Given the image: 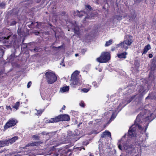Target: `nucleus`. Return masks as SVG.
I'll use <instances>...</instances> for the list:
<instances>
[{
	"label": "nucleus",
	"instance_id": "1",
	"mask_svg": "<svg viewBox=\"0 0 156 156\" xmlns=\"http://www.w3.org/2000/svg\"><path fill=\"white\" fill-rule=\"evenodd\" d=\"M80 72L76 70L72 74L70 80V85L73 87H75L76 85H80L82 83L81 76L79 75Z\"/></svg>",
	"mask_w": 156,
	"mask_h": 156
},
{
	"label": "nucleus",
	"instance_id": "2",
	"mask_svg": "<svg viewBox=\"0 0 156 156\" xmlns=\"http://www.w3.org/2000/svg\"><path fill=\"white\" fill-rule=\"evenodd\" d=\"M138 129H137V134L138 135H140V136L139 137V142H142L144 140V136L143 135L144 133L146 130L148 126L147 123L144 125V124H141L137 125Z\"/></svg>",
	"mask_w": 156,
	"mask_h": 156
},
{
	"label": "nucleus",
	"instance_id": "3",
	"mask_svg": "<svg viewBox=\"0 0 156 156\" xmlns=\"http://www.w3.org/2000/svg\"><path fill=\"white\" fill-rule=\"evenodd\" d=\"M125 40L122 42H121L119 44H118V47L120 46L121 48H124L126 50L128 48V46L130 45L133 42V37L132 36L127 35L125 38Z\"/></svg>",
	"mask_w": 156,
	"mask_h": 156
},
{
	"label": "nucleus",
	"instance_id": "4",
	"mask_svg": "<svg viewBox=\"0 0 156 156\" xmlns=\"http://www.w3.org/2000/svg\"><path fill=\"white\" fill-rule=\"evenodd\" d=\"M124 137L122 138L118 143V147L119 149L122 150V144L123 145V148L125 150H127L129 148H131L134 147V145L131 144L129 145V144L128 141H126L125 143H124Z\"/></svg>",
	"mask_w": 156,
	"mask_h": 156
},
{
	"label": "nucleus",
	"instance_id": "5",
	"mask_svg": "<svg viewBox=\"0 0 156 156\" xmlns=\"http://www.w3.org/2000/svg\"><path fill=\"white\" fill-rule=\"evenodd\" d=\"M45 75L46 77L47 82L49 84H52L57 80V77L54 73L51 71H48L45 73Z\"/></svg>",
	"mask_w": 156,
	"mask_h": 156
},
{
	"label": "nucleus",
	"instance_id": "6",
	"mask_svg": "<svg viewBox=\"0 0 156 156\" xmlns=\"http://www.w3.org/2000/svg\"><path fill=\"white\" fill-rule=\"evenodd\" d=\"M110 55L108 52H103L100 57L97 59L98 62L100 63L106 62L110 59Z\"/></svg>",
	"mask_w": 156,
	"mask_h": 156
},
{
	"label": "nucleus",
	"instance_id": "7",
	"mask_svg": "<svg viewBox=\"0 0 156 156\" xmlns=\"http://www.w3.org/2000/svg\"><path fill=\"white\" fill-rule=\"evenodd\" d=\"M136 118L134 121V124L132 125L130 128L128 132L129 135L131 137L136 136Z\"/></svg>",
	"mask_w": 156,
	"mask_h": 156
},
{
	"label": "nucleus",
	"instance_id": "8",
	"mask_svg": "<svg viewBox=\"0 0 156 156\" xmlns=\"http://www.w3.org/2000/svg\"><path fill=\"white\" fill-rule=\"evenodd\" d=\"M18 139V138L17 136H14L11 139L6 140L4 141H0V147H3L5 146H8L9 144H12L15 141Z\"/></svg>",
	"mask_w": 156,
	"mask_h": 156
},
{
	"label": "nucleus",
	"instance_id": "9",
	"mask_svg": "<svg viewBox=\"0 0 156 156\" xmlns=\"http://www.w3.org/2000/svg\"><path fill=\"white\" fill-rule=\"evenodd\" d=\"M17 121L14 119H9L4 126V128L5 129L15 126L17 123Z\"/></svg>",
	"mask_w": 156,
	"mask_h": 156
},
{
	"label": "nucleus",
	"instance_id": "10",
	"mask_svg": "<svg viewBox=\"0 0 156 156\" xmlns=\"http://www.w3.org/2000/svg\"><path fill=\"white\" fill-rule=\"evenodd\" d=\"M62 121L61 115L56 117L55 118H51L49 119L46 120L45 121L46 123H50L58 122Z\"/></svg>",
	"mask_w": 156,
	"mask_h": 156
},
{
	"label": "nucleus",
	"instance_id": "11",
	"mask_svg": "<svg viewBox=\"0 0 156 156\" xmlns=\"http://www.w3.org/2000/svg\"><path fill=\"white\" fill-rule=\"evenodd\" d=\"M142 112H144V113L142 117L143 119H145V121L149 119V117L151 116L152 115V113L150 112L149 110H148L144 111V112L143 111Z\"/></svg>",
	"mask_w": 156,
	"mask_h": 156
},
{
	"label": "nucleus",
	"instance_id": "12",
	"mask_svg": "<svg viewBox=\"0 0 156 156\" xmlns=\"http://www.w3.org/2000/svg\"><path fill=\"white\" fill-rule=\"evenodd\" d=\"M147 85H145L144 86H140L139 88V92L140 93V96H143L144 94L146 91L147 90Z\"/></svg>",
	"mask_w": 156,
	"mask_h": 156
},
{
	"label": "nucleus",
	"instance_id": "13",
	"mask_svg": "<svg viewBox=\"0 0 156 156\" xmlns=\"http://www.w3.org/2000/svg\"><path fill=\"white\" fill-rule=\"evenodd\" d=\"M74 23L75 24L73 25V27L74 28V32L75 34H79V31L80 30V28L79 27V26H78L75 22Z\"/></svg>",
	"mask_w": 156,
	"mask_h": 156
},
{
	"label": "nucleus",
	"instance_id": "14",
	"mask_svg": "<svg viewBox=\"0 0 156 156\" xmlns=\"http://www.w3.org/2000/svg\"><path fill=\"white\" fill-rule=\"evenodd\" d=\"M62 121H69L70 120L69 116L67 115H61Z\"/></svg>",
	"mask_w": 156,
	"mask_h": 156
},
{
	"label": "nucleus",
	"instance_id": "15",
	"mask_svg": "<svg viewBox=\"0 0 156 156\" xmlns=\"http://www.w3.org/2000/svg\"><path fill=\"white\" fill-rule=\"evenodd\" d=\"M101 137H109L111 138V133L108 131H105V132H103V133L101 135Z\"/></svg>",
	"mask_w": 156,
	"mask_h": 156
},
{
	"label": "nucleus",
	"instance_id": "16",
	"mask_svg": "<svg viewBox=\"0 0 156 156\" xmlns=\"http://www.w3.org/2000/svg\"><path fill=\"white\" fill-rule=\"evenodd\" d=\"M69 89V86H64L61 87L60 89V92L61 93H64L68 91Z\"/></svg>",
	"mask_w": 156,
	"mask_h": 156
},
{
	"label": "nucleus",
	"instance_id": "17",
	"mask_svg": "<svg viewBox=\"0 0 156 156\" xmlns=\"http://www.w3.org/2000/svg\"><path fill=\"white\" fill-rule=\"evenodd\" d=\"M82 12L85 13V12H83L82 11H80V12L79 11H78V10H76L74 12V16H79L80 17L82 16H83V15L82 14H80V13Z\"/></svg>",
	"mask_w": 156,
	"mask_h": 156
},
{
	"label": "nucleus",
	"instance_id": "18",
	"mask_svg": "<svg viewBox=\"0 0 156 156\" xmlns=\"http://www.w3.org/2000/svg\"><path fill=\"white\" fill-rule=\"evenodd\" d=\"M127 54V53L126 52H124L121 54H118V56L119 58H126V55Z\"/></svg>",
	"mask_w": 156,
	"mask_h": 156
},
{
	"label": "nucleus",
	"instance_id": "19",
	"mask_svg": "<svg viewBox=\"0 0 156 156\" xmlns=\"http://www.w3.org/2000/svg\"><path fill=\"white\" fill-rule=\"evenodd\" d=\"M151 48V47L149 44H148L145 46L144 49L143 54L146 53L147 51Z\"/></svg>",
	"mask_w": 156,
	"mask_h": 156
},
{
	"label": "nucleus",
	"instance_id": "20",
	"mask_svg": "<svg viewBox=\"0 0 156 156\" xmlns=\"http://www.w3.org/2000/svg\"><path fill=\"white\" fill-rule=\"evenodd\" d=\"M113 43V41L112 39L108 41H107L105 44V46H108L111 44Z\"/></svg>",
	"mask_w": 156,
	"mask_h": 156
},
{
	"label": "nucleus",
	"instance_id": "21",
	"mask_svg": "<svg viewBox=\"0 0 156 156\" xmlns=\"http://www.w3.org/2000/svg\"><path fill=\"white\" fill-rule=\"evenodd\" d=\"M41 143L38 142H36L32 143H30L28 145V146H37L39 145Z\"/></svg>",
	"mask_w": 156,
	"mask_h": 156
},
{
	"label": "nucleus",
	"instance_id": "22",
	"mask_svg": "<svg viewBox=\"0 0 156 156\" xmlns=\"http://www.w3.org/2000/svg\"><path fill=\"white\" fill-rule=\"evenodd\" d=\"M20 104V103L19 102H17L12 107L15 108L16 110L18 109Z\"/></svg>",
	"mask_w": 156,
	"mask_h": 156
},
{
	"label": "nucleus",
	"instance_id": "23",
	"mask_svg": "<svg viewBox=\"0 0 156 156\" xmlns=\"http://www.w3.org/2000/svg\"><path fill=\"white\" fill-rule=\"evenodd\" d=\"M37 112L35 114L36 115H40L41 114L42 112H43V110H37Z\"/></svg>",
	"mask_w": 156,
	"mask_h": 156
},
{
	"label": "nucleus",
	"instance_id": "24",
	"mask_svg": "<svg viewBox=\"0 0 156 156\" xmlns=\"http://www.w3.org/2000/svg\"><path fill=\"white\" fill-rule=\"evenodd\" d=\"M143 112H140V114L138 115V116L139 118L140 119V120L141 121V122H142V121H141L142 120H143L144 119L142 118V117L143 115Z\"/></svg>",
	"mask_w": 156,
	"mask_h": 156
},
{
	"label": "nucleus",
	"instance_id": "25",
	"mask_svg": "<svg viewBox=\"0 0 156 156\" xmlns=\"http://www.w3.org/2000/svg\"><path fill=\"white\" fill-rule=\"evenodd\" d=\"M90 88V87H89L88 88H83V89H82V90L84 92L87 93V92H88Z\"/></svg>",
	"mask_w": 156,
	"mask_h": 156
},
{
	"label": "nucleus",
	"instance_id": "26",
	"mask_svg": "<svg viewBox=\"0 0 156 156\" xmlns=\"http://www.w3.org/2000/svg\"><path fill=\"white\" fill-rule=\"evenodd\" d=\"M92 84L93 86H94L95 88L97 87L99 85V83H97L95 81H94L92 83Z\"/></svg>",
	"mask_w": 156,
	"mask_h": 156
},
{
	"label": "nucleus",
	"instance_id": "27",
	"mask_svg": "<svg viewBox=\"0 0 156 156\" xmlns=\"http://www.w3.org/2000/svg\"><path fill=\"white\" fill-rule=\"evenodd\" d=\"M32 138L35 140H38L39 139V137L36 135L33 136Z\"/></svg>",
	"mask_w": 156,
	"mask_h": 156
},
{
	"label": "nucleus",
	"instance_id": "28",
	"mask_svg": "<svg viewBox=\"0 0 156 156\" xmlns=\"http://www.w3.org/2000/svg\"><path fill=\"white\" fill-rule=\"evenodd\" d=\"M5 5V3L2 2L0 3V8H4Z\"/></svg>",
	"mask_w": 156,
	"mask_h": 156
},
{
	"label": "nucleus",
	"instance_id": "29",
	"mask_svg": "<svg viewBox=\"0 0 156 156\" xmlns=\"http://www.w3.org/2000/svg\"><path fill=\"white\" fill-rule=\"evenodd\" d=\"M116 115H115V113H113L112 115V116L110 120L111 121L113 120L116 117Z\"/></svg>",
	"mask_w": 156,
	"mask_h": 156
},
{
	"label": "nucleus",
	"instance_id": "30",
	"mask_svg": "<svg viewBox=\"0 0 156 156\" xmlns=\"http://www.w3.org/2000/svg\"><path fill=\"white\" fill-rule=\"evenodd\" d=\"M86 9L87 10L89 9V10H90L91 9V7L90 6L87 5L86 6Z\"/></svg>",
	"mask_w": 156,
	"mask_h": 156
},
{
	"label": "nucleus",
	"instance_id": "31",
	"mask_svg": "<svg viewBox=\"0 0 156 156\" xmlns=\"http://www.w3.org/2000/svg\"><path fill=\"white\" fill-rule=\"evenodd\" d=\"M122 16L120 15L117 16H116V18L118 20H121L122 19Z\"/></svg>",
	"mask_w": 156,
	"mask_h": 156
},
{
	"label": "nucleus",
	"instance_id": "32",
	"mask_svg": "<svg viewBox=\"0 0 156 156\" xmlns=\"http://www.w3.org/2000/svg\"><path fill=\"white\" fill-rule=\"evenodd\" d=\"M102 145H101L99 144V147H98L99 150L100 152H102Z\"/></svg>",
	"mask_w": 156,
	"mask_h": 156
},
{
	"label": "nucleus",
	"instance_id": "33",
	"mask_svg": "<svg viewBox=\"0 0 156 156\" xmlns=\"http://www.w3.org/2000/svg\"><path fill=\"white\" fill-rule=\"evenodd\" d=\"M80 105L82 107H83L84 106L83 102V101H81L80 103Z\"/></svg>",
	"mask_w": 156,
	"mask_h": 156
},
{
	"label": "nucleus",
	"instance_id": "34",
	"mask_svg": "<svg viewBox=\"0 0 156 156\" xmlns=\"http://www.w3.org/2000/svg\"><path fill=\"white\" fill-rule=\"evenodd\" d=\"M6 109L8 110H10L11 111H12V108H11V107L9 106H6Z\"/></svg>",
	"mask_w": 156,
	"mask_h": 156
},
{
	"label": "nucleus",
	"instance_id": "35",
	"mask_svg": "<svg viewBox=\"0 0 156 156\" xmlns=\"http://www.w3.org/2000/svg\"><path fill=\"white\" fill-rule=\"evenodd\" d=\"M31 84V82H29L27 84V88H29L30 87Z\"/></svg>",
	"mask_w": 156,
	"mask_h": 156
},
{
	"label": "nucleus",
	"instance_id": "36",
	"mask_svg": "<svg viewBox=\"0 0 156 156\" xmlns=\"http://www.w3.org/2000/svg\"><path fill=\"white\" fill-rule=\"evenodd\" d=\"M135 96H134V97H131V100H128L127 101V104H128V103H129L130 102H131V101H132L134 98V97Z\"/></svg>",
	"mask_w": 156,
	"mask_h": 156
},
{
	"label": "nucleus",
	"instance_id": "37",
	"mask_svg": "<svg viewBox=\"0 0 156 156\" xmlns=\"http://www.w3.org/2000/svg\"><path fill=\"white\" fill-rule=\"evenodd\" d=\"M38 48H35L32 51L35 52H37L38 51Z\"/></svg>",
	"mask_w": 156,
	"mask_h": 156
},
{
	"label": "nucleus",
	"instance_id": "38",
	"mask_svg": "<svg viewBox=\"0 0 156 156\" xmlns=\"http://www.w3.org/2000/svg\"><path fill=\"white\" fill-rule=\"evenodd\" d=\"M149 58H151L153 57V55L152 54H149L148 55Z\"/></svg>",
	"mask_w": 156,
	"mask_h": 156
},
{
	"label": "nucleus",
	"instance_id": "39",
	"mask_svg": "<svg viewBox=\"0 0 156 156\" xmlns=\"http://www.w3.org/2000/svg\"><path fill=\"white\" fill-rule=\"evenodd\" d=\"M16 24V22L15 21H12L11 23V25H15Z\"/></svg>",
	"mask_w": 156,
	"mask_h": 156
},
{
	"label": "nucleus",
	"instance_id": "40",
	"mask_svg": "<svg viewBox=\"0 0 156 156\" xmlns=\"http://www.w3.org/2000/svg\"><path fill=\"white\" fill-rule=\"evenodd\" d=\"M88 16H89V18L90 19H93V17L94 16L93 15H92L91 16H89V14H88Z\"/></svg>",
	"mask_w": 156,
	"mask_h": 156
},
{
	"label": "nucleus",
	"instance_id": "41",
	"mask_svg": "<svg viewBox=\"0 0 156 156\" xmlns=\"http://www.w3.org/2000/svg\"><path fill=\"white\" fill-rule=\"evenodd\" d=\"M60 65H62L63 66H65V64L63 62H62L61 63Z\"/></svg>",
	"mask_w": 156,
	"mask_h": 156
},
{
	"label": "nucleus",
	"instance_id": "42",
	"mask_svg": "<svg viewBox=\"0 0 156 156\" xmlns=\"http://www.w3.org/2000/svg\"><path fill=\"white\" fill-rule=\"evenodd\" d=\"M95 3L98 4H99V3H98V0H95Z\"/></svg>",
	"mask_w": 156,
	"mask_h": 156
},
{
	"label": "nucleus",
	"instance_id": "43",
	"mask_svg": "<svg viewBox=\"0 0 156 156\" xmlns=\"http://www.w3.org/2000/svg\"><path fill=\"white\" fill-rule=\"evenodd\" d=\"M89 156H94L92 154L90 153Z\"/></svg>",
	"mask_w": 156,
	"mask_h": 156
},
{
	"label": "nucleus",
	"instance_id": "44",
	"mask_svg": "<svg viewBox=\"0 0 156 156\" xmlns=\"http://www.w3.org/2000/svg\"><path fill=\"white\" fill-rule=\"evenodd\" d=\"M78 55V54H75V56L76 57H77Z\"/></svg>",
	"mask_w": 156,
	"mask_h": 156
},
{
	"label": "nucleus",
	"instance_id": "45",
	"mask_svg": "<svg viewBox=\"0 0 156 156\" xmlns=\"http://www.w3.org/2000/svg\"><path fill=\"white\" fill-rule=\"evenodd\" d=\"M65 108V105H64L62 108V109H63L64 110V109Z\"/></svg>",
	"mask_w": 156,
	"mask_h": 156
},
{
	"label": "nucleus",
	"instance_id": "46",
	"mask_svg": "<svg viewBox=\"0 0 156 156\" xmlns=\"http://www.w3.org/2000/svg\"><path fill=\"white\" fill-rule=\"evenodd\" d=\"M10 36H8L7 38H5L7 39H8L9 37Z\"/></svg>",
	"mask_w": 156,
	"mask_h": 156
},
{
	"label": "nucleus",
	"instance_id": "47",
	"mask_svg": "<svg viewBox=\"0 0 156 156\" xmlns=\"http://www.w3.org/2000/svg\"><path fill=\"white\" fill-rule=\"evenodd\" d=\"M45 99H47L48 98H46V97H45Z\"/></svg>",
	"mask_w": 156,
	"mask_h": 156
},
{
	"label": "nucleus",
	"instance_id": "48",
	"mask_svg": "<svg viewBox=\"0 0 156 156\" xmlns=\"http://www.w3.org/2000/svg\"><path fill=\"white\" fill-rule=\"evenodd\" d=\"M43 133V134H44V133Z\"/></svg>",
	"mask_w": 156,
	"mask_h": 156
},
{
	"label": "nucleus",
	"instance_id": "49",
	"mask_svg": "<svg viewBox=\"0 0 156 156\" xmlns=\"http://www.w3.org/2000/svg\"><path fill=\"white\" fill-rule=\"evenodd\" d=\"M112 51H113V49H112Z\"/></svg>",
	"mask_w": 156,
	"mask_h": 156
},
{
	"label": "nucleus",
	"instance_id": "50",
	"mask_svg": "<svg viewBox=\"0 0 156 156\" xmlns=\"http://www.w3.org/2000/svg\"><path fill=\"white\" fill-rule=\"evenodd\" d=\"M2 74V73H0V75Z\"/></svg>",
	"mask_w": 156,
	"mask_h": 156
},
{
	"label": "nucleus",
	"instance_id": "51",
	"mask_svg": "<svg viewBox=\"0 0 156 156\" xmlns=\"http://www.w3.org/2000/svg\"><path fill=\"white\" fill-rule=\"evenodd\" d=\"M41 96L42 97V95H41Z\"/></svg>",
	"mask_w": 156,
	"mask_h": 156
},
{
	"label": "nucleus",
	"instance_id": "52",
	"mask_svg": "<svg viewBox=\"0 0 156 156\" xmlns=\"http://www.w3.org/2000/svg\"><path fill=\"white\" fill-rule=\"evenodd\" d=\"M99 71H100H100H101V70H100Z\"/></svg>",
	"mask_w": 156,
	"mask_h": 156
},
{
	"label": "nucleus",
	"instance_id": "53",
	"mask_svg": "<svg viewBox=\"0 0 156 156\" xmlns=\"http://www.w3.org/2000/svg\"><path fill=\"white\" fill-rule=\"evenodd\" d=\"M130 20H132V19Z\"/></svg>",
	"mask_w": 156,
	"mask_h": 156
},
{
	"label": "nucleus",
	"instance_id": "54",
	"mask_svg": "<svg viewBox=\"0 0 156 156\" xmlns=\"http://www.w3.org/2000/svg\"><path fill=\"white\" fill-rule=\"evenodd\" d=\"M1 108V107H0V108Z\"/></svg>",
	"mask_w": 156,
	"mask_h": 156
}]
</instances>
